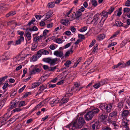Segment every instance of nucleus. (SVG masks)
I'll list each match as a JSON object with an SVG mask.
<instances>
[{
	"label": "nucleus",
	"instance_id": "c85d7f7f",
	"mask_svg": "<svg viewBox=\"0 0 130 130\" xmlns=\"http://www.w3.org/2000/svg\"><path fill=\"white\" fill-rule=\"evenodd\" d=\"M100 110L98 108H95L92 109L91 111L94 115L95 114L98 113L99 112Z\"/></svg>",
	"mask_w": 130,
	"mask_h": 130
},
{
	"label": "nucleus",
	"instance_id": "9d476101",
	"mask_svg": "<svg viewBox=\"0 0 130 130\" xmlns=\"http://www.w3.org/2000/svg\"><path fill=\"white\" fill-rule=\"evenodd\" d=\"M59 99L57 98L54 99L51 102L50 105L52 106H54L56 104L59 102Z\"/></svg>",
	"mask_w": 130,
	"mask_h": 130
},
{
	"label": "nucleus",
	"instance_id": "ea45409f",
	"mask_svg": "<svg viewBox=\"0 0 130 130\" xmlns=\"http://www.w3.org/2000/svg\"><path fill=\"white\" fill-rule=\"evenodd\" d=\"M26 104H25V102L24 101H21L19 102V107H20L22 106H23L26 105Z\"/></svg>",
	"mask_w": 130,
	"mask_h": 130
},
{
	"label": "nucleus",
	"instance_id": "338daca9",
	"mask_svg": "<svg viewBox=\"0 0 130 130\" xmlns=\"http://www.w3.org/2000/svg\"><path fill=\"white\" fill-rule=\"evenodd\" d=\"M56 42L58 43H61L62 42V39L60 38H57L56 40Z\"/></svg>",
	"mask_w": 130,
	"mask_h": 130
},
{
	"label": "nucleus",
	"instance_id": "69168bd1",
	"mask_svg": "<svg viewBox=\"0 0 130 130\" xmlns=\"http://www.w3.org/2000/svg\"><path fill=\"white\" fill-rule=\"evenodd\" d=\"M95 41H96L95 40H93L91 43L89 45V47H92L94 44H95Z\"/></svg>",
	"mask_w": 130,
	"mask_h": 130
},
{
	"label": "nucleus",
	"instance_id": "f704fd0d",
	"mask_svg": "<svg viewBox=\"0 0 130 130\" xmlns=\"http://www.w3.org/2000/svg\"><path fill=\"white\" fill-rule=\"evenodd\" d=\"M21 124H19L14 128L13 130H21Z\"/></svg>",
	"mask_w": 130,
	"mask_h": 130
},
{
	"label": "nucleus",
	"instance_id": "4c0bfd02",
	"mask_svg": "<svg viewBox=\"0 0 130 130\" xmlns=\"http://www.w3.org/2000/svg\"><path fill=\"white\" fill-rule=\"evenodd\" d=\"M40 84V83L39 82H37L36 83H34L32 84V87L33 88H34L37 86H39Z\"/></svg>",
	"mask_w": 130,
	"mask_h": 130
},
{
	"label": "nucleus",
	"instance_id": "4be33fe9",
	"mask_svg": "<svg viewBox=\"0 0 130 130\" xmlns=\"http://www.w3.org/2000/svg\"><path fill=\"white\" fill-rule=\"evenodd\" d=\"M10 56V53L9 52H6L5 54L3 56L4 58L3 59L4 60L8 59Z\"/></svg>",
	"mask_w": 130,
	"mask_h": 130
},
{
	"label": "nucleus",
	"instance_id": "f3484780",
	"mask_svg": "<svg viewBox=\"0 0 130 130\" xmlns=\"http://www.w3.org/2000/svg\"><path fill=\"white\" fill-rule=\"evenodd\" d=\"M18 103L17 102H14L10 106L9 108L8 109V111H10L13 108L16 107L18 105Z\"/></svg>",
	"mask_w": 130,
	"mask_h": 130
},
{
	"label": "nucleus",
	"instance_id": "37998d69",
	"mask_svg": "<svg viewBox=\"0 0 130 130\" xmlns=\"http://www.w3.org/2000/svg\"><path fill=\"white\" fill-rule=\"evenodd\" d=\"M38 30V28L35 26H34L29 29V30L30 31H37Z\"/></svg>",
	"mask_w": 130,
	"mask_h": 130
},
{
	"label": "nucleus",
	"instance_id": "9b49d317",
	"mask_svg": "<svg viewBox=\"0 0 130 130\" xmlns=\"http://www.w3.org/2000/svg\"><path fill=\"white\" fill-rule=\"evenodd\" d=\"M122 125L124 127H127L128 125V121L127 120V119H122Z\"/></svg>",
	"mask_w": 130,
	"mask_h": 130
},
{
	"label": "nucleus",
	"instance_id": "e433bc0d",
	"mask_svg": "<svg viewBox=\"0 0 130 130\" xmlns=\"http://www.w3.org/2000/svg\"><path fill=\"white\" fill-rule=\"evenodd\" d=\"M123 23L120 21H116L115 22V25L117 26H123Z\"/></svg>",
	"mask_w": 130,
	"mask_h": 130
},
{
	"label": "nucleus",
	"instance_id": "f257e3e1",
	"mask_svg": "<svg viewBox=\"0 0 130 130\" xmlns=\"http://www.w3.org/2000/svg\"><path fill=\"white\" fill-rule=\"evenodd\" d=\"M85 122L83 118L81 117L76 119L73 122H72L66 126V127L69 128L70 130L81 128L84 125Z\"/></svg>",
	"mask_w": 130,
	"mask_h": 130
},
{
	"label": "nucleus",
	"instance_id": "79ce46f5",
	"mask_svg": "<svg viewBox=\"0 0 130 130\" xmlns=\"http://www.w3.org/2000/svg\"><path fill=\"white\" fill-rule=\"evenodd\" d=\"M91 2L92 5L94 7H96L97 6V3L96 1L92 0Z\"/></svg>",
	"mask_w": 130,
	"mask_h": 130
},
{
	"label": "nucleus",
	"instance_id": "864d4df0",
	"mask_svg": "<svg viewBox=\"0 0 130 130\" xmlns=\"http://www.w3.org/2000/svg\"><path fill=\"white\" fill-rule=\"evenodd\" d=\"M87 27L86 26H84L83 27L80 29L79 30V31L82 32H83L87 30Z\"/></svg>",
	"mask_w": 130,
	"mask_h": 130
},
{
	"label": "nucleus",
	"instance_id": "1a4fd4ad",
	"mask_svg": "<svg viewBox=\"0 0 130 130\" xmlns=\"http://www.w3.org/2000/svg\"><path fill=\"white\" fill-rule=\"evenodd\" d=\"M118 113L116 111H113L110 113L107 119H111L112 117H115L117 116Z\"/></svg>",
	"mask_w": 130,
	"mask_h": 130
},
{
	"label": "nucleus",
	"instance_id": "774afa93",
	"mask_svg": "<svg viewBox=\"0 0 130 130\" xmlns=\"http://www.w3.org/2000/svg\"><path fill=\"white\" fill-rule=\"evenodd\" d=\"M100 86V84L99 83H96L93 86V87L97 89Z\"/></svg>",
	"mask_w": 130,
	"mask_h": 130
},
{
	"label": "nucleus",
	"instance_id": "b1692460",
	"mask_svg": "<svg viewBox=\"0 0 130 130\" xmlns=\"http://www.w3.org/2000/svg\"><path fill=\"white\" fill-rule=\"evenodd\" d=\"M99 124V122L98 121H96L93 124L92 127V129L93 130H94L95 128H98V126Z\"/></svg>",
	"mask_w": 130,
	"mask_h": 130
},
{
	"label": "nucleus",
	"instance_id": "20e7f679",
	"mask_svg": "<svg viewBox=\"0 0 130 130\" xmlns=\"http://www.w3.org/2000/svg\"><path fill=\"white\" fill-rule=\"evenodd\" d=\"M94 116L93 114L91 111H90L87 112L84 117L86 121H89L92 119Z\"/></svg>",
	"mask_w": 130,
	"mask_h": 130
},
{
	"label": "nucleus",
	"instance_id": "7ed1b4c3",
	"mask_svg": "<svg viewBox=\"0 0 130 130\" xmlns=\"http://www.w3.org/2000/svg\"><path fill=\"white\" fill-rule=\"evenodd\" d=\"M108 14V12L105 11H103L101 13L99 14L100 17H102L101 19L100 22L101 24L102 25L103 24L104 22L107 18Z\"/></svg>",
	"mask_w": 130,
	"mask_h": 130
},
{
	"label": "nucleus",
	"instance_id": "c9c22d12",
	"mask_svg": "<svg viewBox=\"0 0 130 130\" xmlns=\"http://www.w3.org/2000/svg\"><path fill=\"white\" fill-rule=\"evenodd\" d=\"M55 3L54 2H50L48 3L47 5V6L48 8H53L54 7Z\"/></svg>",
	"mask_w": 130,
	"mask_h": 130
},
{
	"label": "nucleus",
	"instance_id": "0eeeda50",
	"mask_svg": "<svg viewBox=\"0 0 130 130\" xmlns=\"http://www.w3.org/2000/svg\"><path fill=\"white\" fill-rule=\"evenodd\" d=\"M54 55L58 57L61 58L63 57V53L62 51L56 50L53 53Z\"/></svg>",
	"mask_w": 130,
	"mask_h": 130
},
{
	"label": "nucleus",
	"instance_id": "ddd939ff",
	"mask_svg": "<svg viewBox=\"0 0 130 130\" xmlns=\"http://www.w3.org/2000/svg\"><path fill=\"white\" fill-rule=\"evenodd\" d=\"M69 99L68 98H63L60 100L59 103V105L61 106L67 103L69 101Z\"/></svg>",
	"mask_w": 130,
	"mask_h": 130
},
{
	"label": "nucleus",
	"instance_id": "e2e57ef3",
	"mask_svg": "<svg viewBox=\"0 0 130 130\" xmlns=\"http://www.w3.org/2000/svg\"><path fill=\"white\" fill-rule=\"evenodd\" d=\"M122 8H120L119 9V10L118 11L117 16H120L122 14L121 12Z\"/></svg>",
	"mask_w": 130,
	"mask_h": 130
},
{
	"label": "nucleus",
	"instance_id": "a211bd4d",
	"mask_svg": "<svg viewBox=\"0 0 130 130\" xmlns=\"http://www.w3.org/2000/svg\"><path fill=\"white\" fill-rule=\"evenodd\" d=\"M107 115H103V114H99V117L100 119L102 121H103L105 119L107 118Z\"/></svg>",
	"mask_w": 130,
	"mask_h": 130
},
{
	"label": "nucleus",
	"instance_id": "052dcab7",
	"mask_svg": "<svg viewBox=\"0 0 130 130\" xmlns=\"http://www.w3.org/2000/svg\"><path fill=\"white\" fill-rule=\"evenodd\" d=\"M21 110V109L20 108V107L19 108H15V109H13L12 110L13 112H19Z\"/></svg>",
	"mask_w": 130,
	"mask_h": 130
},
{
	"label": "nucleus",
	"instance_id": "a878e982",
	"mask_svg": "<svg viewBox=\"0 0 130 130\" xmlns=\"http://www.w3.org/2000/svg\"><path fill=\"white\" fill-rule=\"evenodd\" d=\"M24 40V38L23 37H20L19 39L16 41V44H20L21 42L23 41Z\"/></svg>",
	"mask_w": 130,
	"mask_h": 130
},
{
	"label": "nucleus",
	"instance_id": "f8f14e48",
	"mask_svg": "<svg viewBox=\"0 0 130 130\" xmlns=\"http://www.w3.org/2000/svg\"><path fill=\"white\" fill-rule=\"evenodd\" d=\"M53 12L52 11H50L46 14V16L44 19V21H46L48 18H50L52 14H53Z\"/></svg>",
	"mask_w": 130,
	"mask_h": 130
},
{
	"label": "nucleus",
	"instance_id": "5fc2aeb1",
	"mask_svg": "<svg viewBox=\"0 0 130 130\" xmlns=\"http://www.w3.org/2000/svg\"><path fill=\"white\" fill-rule=\"evenodd\" d=\"M85 10V8L83 6H82L80 9H78V12L79 13H81L83 12Z\"/></svg>",
	"mask_w": 130,
	"mask_h": 130
},
{
	"label": "nucleus",
	"instance_id": "c756f323",
	"mask_svg": "<svg viewBox=\"0 0 130 130\" xmlns=\"http://www.w3.org/2000/svg\"><path fill=\"white\" fill-rule=\"evenodd\" d=\"M11 116V115H9V113L8 112L5 114L4 115L3 118L6 120H7Z\"/></svg>",
	"mask_w": 130,
	"mask_h": 130
},
{
	"label": "nucleus",
	"instance_id": "2eb2a0df",
	"mask_svg": "<svg viewBox=\"0 0 130 130\" xmlns=\"http://www.w3.org/2000/svg\"><path fill=\"white\" fill-rule=\"evenodd\" d=\"M71 63V61L69 60H67L64 64L65 67H64L63 69H66L68 68L70 66V65Z\"/></svg>",
	"mask_w": 130,
	"mask_h": 130
},
{
	"label": "nucleus",
	"instance_id": "49530a36",
	"mask_svg": "<svg viewBox=\"0 0 130 130\" xmlns=\"http://www.w3.org/2000/svg\"><path fill=\"white\" fill-rule=\"evenodd\" d=\"M16 120V118L14 117H13L12 118H11L9 120H8V121H9V123H11L14 122Z\"/></svg>",
	"mask_w": 130,
	"mask_h": 130
},
{
	"label": "nucleus",
	"instance_id": "393cba45",
	"mask_svg": "<svg viewBox=\"0 0 130 130\" xmlns=\"http://www.w3.org/2000/svg\"><path fill=\"white\" fill-rule=\"evenodd\" d=\"M26 57V56L24 54H22L18 56L17 58V59L18 61L22 60L24 59V58Z\"/></svg>",
	"mask_w": 130,
	"mask_h": 130
},
{
	"label": "nucleus",
	"instance_id": "8fccbe9b",
	"mask_svg": "<svg viewBox=\"0 0 130 130\" xmlns=\"http://www.w3.org/2000/svg\"><path fill=\"white\" fill-rule=\"evenodd\" d=\"M91 58H89L87 61H86L84 63L85 64H87V65H89L92 62V61L91 60Z\"/></svg>",
	"mask_w": 130,
	"mask_h": 130
},
{
	"label": "nucleus",
	"instance_id": "58836bf2",
	"mask_svg": "<svg viewBox=\"0 0 130 130\" xmlns=\"http://www.w3.org/2000/svg\"><path fill=\"white\" fill-rule=\"evenodd\" d=\"M26 36L28 40H30L31 39V34L29 32H28L26 33Z\"/></svg>",
	"mask_w": 130,
	"mask_h": 130
},
{
	"label": "nucleus",
	"instance_id": "f03ea898",
	"mask_svg": "<svg viewBox=\"0 0 130 130\" xmlns=\"http://www.w3.org/2000/svg\"><path fill=\"white\" fill-rule=\"evenodd\" d=\"M58 58H57L52 59L51 57L44 58L42 61L45 62L50 64L51 66L54 65L56 62L58 61Z\"/></svg>",
	"mask_w": 130,
	"mask_h": 130
},
{
	"label": "nucleus",
	"instance_id": "7c9ffc66",
	"mask_svg": "<svg viewBox=\"0 0 130 130\" xmlns=\"http://www.w3.org/2000/svg\"><path fill=\"white\" fill-rule=\"evenodd\" d=\"M57 47V45L54 44H52L49 47L51 50H53L56 48Z\"/></svg>",
	"mask_w": 130,
	"mask_h": 130
},
{
	"label": "nucleus",
	"instance_id": "5701e85b",
	"mask_svg": "<svg viewBox=\"0 0 130 130\" xmlns=\"http://www.w3.org/2000/svg\"><path fill=\"white\" fill-rule=\"evenodd\" d=\"M129 40L128 39H125L122 41V43L120 45L121 47H122L124 46L128 42H129Z\"/></svg>",
	"mask_w": 130,
	"mask_h": 130
},
{
	"label": "nucleus",
	"instance_id": "3c124183",
	"mask_svg": "<svg viewBox=\"0 0 130 130\" xmlns=\"http://www.w3.org/2000/svg\"><path fill=\"white\" fill-rule=\"evenodd\" d=\"M115 8L112 6L111 7L110 9H109L108 13V14H110L114 11Z\"/></svg>",
	"mask_w": 130,
	"mask_h": 130
},
{
	"label": "nucleus",
	"instance_id": "412c9836",
	"mask_svg": "<svg viewBox=\"0 0 130 130\" xmlns=\"http://www.w3.org/2000/svg\"><path fill=\"white\" fill-rule=\"evenodd\" d=\"M105 35L104 34H100L98 35L97 38V40H101L104 39L105 37Z\"/></svg>",
	"mask_w": 130,
	"mask_h": 130
},
{
	"label": "nucleus",
	"instance_id": "bf43d9fd",
	"mask_svg": "<svg viewBox=\"0 0 130 130\" xmlns=\"http://www.w3.org/2000/svg\"><path fill=\"white\" fill-rule=\"evenodd\" d=\"M106 106V105H105L104 104H101L100 106V108L102 110H103V109H105Z\"/></svg>",
	"mask_w": 130,
	"mask_h": 130
},
{
	"label": "nucleus",
	"instance_id": "423d86ee",
	"mask_svg": "<svg viewBox=\"0 0 130 130\" xmlns=\"http://www.w3.org/2000/svg\"><path fill=\"white\" fill-rule=\"evenodd\" d=\"M129 113V112L128 110H124L120 115L121 119H127V118L128 117Z\"/></svg>",
	"mask_w": 130,
	"mask_h": 130
},
{
	"label": "nucleus",
	"instance_id": "09e8293b",
	"mask_svg": "<svg viewBox=\"0 0 130 130\" xmlns=\"http://www.w3.org/2000/svg\"><path fill=\"white\" fill-rule=\"evenodd\" d=\"M42 104V103L40 102L39 104L37 105L34 108V110H35L37 109L38 108H41L42 106L41 105Z\"/></svg>",
	"mask_w": 130,
	"mask_h": 130
},
{
	"label": "nucleus",
	"instance_id": "6ab92c4d",
	"mask_svg": "<svg viewBox=\"0 0 130 130\" xmlns=\"http://www.w3.org/2000/svg\"><path fill=\"white\" fill-rule=\"evenodd\" d=\"M61 23L62 24L66 26H67L69 24V21L68 20H61Z\"/></svg>",
	"mask_w": 130,
	"mask_h": 130
},
{
	"label": "nucleus",
	"instance_id": "cd10ccee",
	"mask_svg": "<svg viewBox=\"0 0 130 130\" xmlns=\"http://www.w3.org/2000/svg\"><path fill=\"white\" fill-rule=\"evenodd\" d=\"M16 13V12L14 11H11L7 14L6 15V17H8L10 16H12L14 15Z\"/></svg>",
	"mask_w": 130,
	"mask_h": 130
},
{
	"label": "nucleus",
	"instance_id": "2f4dec72",
	"mask_svg": "<svg viewBox=\"0 0 130 130\" xmlns=\"http://www.w3.org/2000/svg\"><path fill=\"white\" fill-rule=\"evenodd\" d=\"M58 67V66H56L54 67H49V68L48 71H55L57 68Z\"/></svg>",
	"mask_w": 130,
	"mask_h": 130
},
{
	"label": "nucleus",
	"instance_id": "473e14b6",
	"mask_svg": "<svg viewBox=\"0 0 130 130\" xmlns=\"http://www.w3.org/2000/svg\"><path fill=\"white\" fill-rule=\"evenodd\" d=\"M34 43V42L32 44V47H31V50L33 51L35 50L38 44V43Z\"/></svg>",
	"mask_w": 130,
	"mask_h": 130
},
{
	"label": "nucleus",
	"instance_id": "dca6fc26",
	"mask_svg": "<svg viewBox=\"0 0 130 130\" xmlns=\"http://www.w3.org/2000/svg\"><path fill=\"white\" fill-rule=\"evenodd\" d=\"M107 121L109 124L113 125L114 127H115L116 126H118V125L116 124V121H112L111 119H107Z\"/></svg>",
	"mask_w": 130,
	"mask_h": 130
},
{
	"label": "nucleus",
	"instance_id": "0e129e2a",
	"mask_svg": "<svg viewBox=\"0 0 130 130\" xmlns=\"http://www.w3.org/2000/svg\"><path fill=\"white\" fill-rule=\"evenodd\" d=\"M38 58L37 55H34L32 57V60L34 61H36L37 60Z\"/></svg>",
	"mask_w": 130,
	"mask_h": 130
},
{
	"label": "nucleus",
	"instance_id": "bb28decb",
	"mask_svg": "<svg viewBox=\"0 0 130 130\" xmlns=\"http://www.w3.org/2000/svg\"><path fill=\"white\" fill-rule=\"evenodd\" d=\"M66 96H69L70 95H72L73 94L69 88H68L67 89L66 92Z\"/></svg>",
	"mask_w": 130,
	"mask_h": 130
},
{
	"label": "nucleus",
	"instance_id": "39448f33",
	"mask_svg": "<svg viewBox=\"0 0 130 130\" xmlns=\"http://www.w3.org/2000/svg\"><path fill=\"white\" fill-rule=\"evenodd\" d=\"M100 15L99 14H95L94 17V19L91 22L94 25H96L100 20Z\"/></svg>",
	"mask_w": 130,
	"mask_h": 130
},
{
	"label": "nucleus",
	"instance_id": "603ef678",
	"mask_svg": "<svg viewBox=\"0 0 130 130\" xmlns=\"http://www.w3.org/2000/svg\"><path fill=\"white\" fill-rule=\"evenodd\" d=\"M119 33V31H117L110 37V39H112L113 38L116 37V36Z\"/></svg>",
	"mask_w": 130,
	"mask_h": 130
},
{
	"label": "nucleus",
	"instance_id": "de8ad7c7",
	"mask_svg": "<svg viewBox=\"0 0 130 130\" xmlns=\"http://www.w3.org/2000/svg\"><path fill=\"white\" fill-rule=\"evenodd\" d=\"M35 20H36L34 18H32V19L28 22L27 24V25L30 26L32 24Z\"/></svg>",
	"mask_w": 130,
	"mask_h": 130
},
{
	"label": "nucleus",
	"instance_id": "72a5a7b5",
	"mask_svg": "<svg viewBox=\"0 0 130 130\" xmlns=\"http://www.w3.org/2000/svg\"><path fill=\"white\" fill-rule=\"evenodd\" d=\"M73 46H72L70 48V50L68 51L65 54V56H69V54H72L73 52V50H72Z\"/></svg>",
	"mask_w": 130,
	"mask_h": 130
},
{
	"label": "nucleus",
	"instance_id": "6e6d98bb",
	"mask_svg": "<svg viewBox=\"0 0 130 130\" xmlns=\"http://www.w3.org/2000/svg\"><path fill=\"white\" fill-rule=\"evenodd\" d=\"M18 34L20 35V37H23V35L24 34V32L20 30H18L17 31Z\"/></svg>",
	"mask_w": 130,
	"mask_h": 130
},
{
	"label": "nucleus",
	"instance_id": "680f3d73",
	"mask_svg": "<svg viewBox=\"0 0 130 130\" xmlns=\"http://www.w3.org/2000/svg\"><path fill=\"white\" fill-rule=\"evenodd\" d=\"M122 64L121 67L122 68H125L126 67H128L127 64V63H124L123 62H121Z\"/></svg>",
	"mask_w": 130,
	"mask_h": 130
},
{
	"label": "nucleus",
	"instance_id": "aec40b11",
	"mask_svg": "<svg viewBox=\"0 0 130 130\" xmlns=\"http://www.w3.org/2000/svg\"><path fill=\"white\" fill-rule=\"evenodd\" d=\"M33 41L34 43L38 44V42H40V41H41V40L39 38V36L37 35L33 39Z\"/></svg>",
	"mask_w": 130,
	"mask_h": 130
},
{
	"label": "nucleus",
	"instance_id": "4d7b16f0",
	"mask_svg": "<svg viewBox=\"0 0 130 130\" xmlns=\"http://www.w3.org/2000/svg\"><path fill=\"white\" fill-rule=\"evenodd\" d=\"M8 122V121H7V120L4 118V119L1 121L0 122L1 124H2V125H4L7 123V122Z\"/></svg>",
	"mask_w": 130,
	"mask_h": 130
},
{
	"label": "nucleus",
	"instance_id": "a18cd8bd",
	"mask_svg": "<svg viewBox=\"0 0 130 130\" xmlns=\"http://www.w3.org/2000/svg\"><path fill=\"white\" fill-rule=\"evenodd\" d=\"M75 15L76 17V19H78L79 17L82 15V13H79L77 12H76L75 14Z\"/></svg>",
	"mask_w": 130,
	"mask_h": 130
},
{
	"label": "nucleus",
	"instance_id": "6e6552de",
	"mask_svg": "<svg viewBox=\"0 0 130 130\" xmlns=\"http://www.w3.org/2000/svg\"><path fill=\"white\" fill-rule=\"evenodd\" d=\"M113 104V103H110L106 105L105 110L106 112L109 113L111 111Z\"/></svg>",
	"mask_w": 130,
	"mask_h": 130
},
{
	"label": "nucleus",
	"instance_id": "13d9d810",
	"mask_svg": "<svg viewBox=\"0 0 130 130\" xmlns=\"http://www.w3.org/2000/svg\"><path fill=\"white\" fill-rule=\"evenodd\" d=\"M98 82L100 84V85L101 86H103L105 84L106 81L105 80L103 79L101 80L100 82Z\"/></svg>",
	"mask_w": 130,
	"mask_h": 130
},
{
	"label": "nucleus",
	"instance_id": "4468645a",
	"mask_svg": "<svg viewBox=\"0 0 130 130\" xmlns=\"http://www.w3.org/2000/svg\"><path fill=\"white\" fill-rule=\"evenodd\" d=\"M46 87H45L43 85L42 86L40 87V88L38 90V92L37 93L36 95L39 94L41 93H42L44 90L46 89Z\"/></svg>",
	"mask_w": 130,
	"mask_h": 130
},
{
	"label": "nucleus",
	"instance_id": "c03bdc74",
	"mask_svg": "<svg viewBox=\"0 0 130 130\" xmlns=\"http://www.w3.org/2000/svg\"><path fill=\"white\" fill-rule=\"evenodd\" d=\"M41 50L43 55H47L49 54V52L48 51L44 49H42Z\"/></svg>",
	"mask_w": 130,
	"mask_h": 130
},
{
	"label": "nucleus",
	"instance_id": "a19ab883",
	"mask_svg": "<svg viewBox=\"0 0 130 130\" xmlns=\"http://www.w3.org/2000/svg\"><path fill=\"white\" fill-rule=\"evenodd\" d=\"M43 55L41 49L38 51L37 52L36 55L38 58L41 57V55Z\"/></svg>",
	"mask_w": 130,
	"mask_h": 130
}]
</instances>
